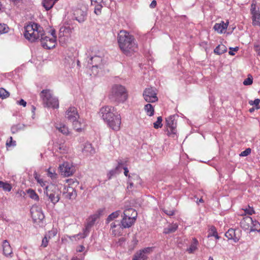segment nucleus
I'll list each match as a JSON object with an SVG mask.
<instances>
[{
  "mask_svg": "<svg viewBox=\"0 0 260 260\" xmlns=\"http://www.w3.org/2000/svg\"><path fill=\"white\" fill-rule=\"evenodd\" d=\"M99 114L111 129L116 131L120 129L121 116L116 112L114 107L109 106L103 107L101 108Z\"/></svg>",
  "mask_w": 260,
  "mask_h": 260,
  "instance_id": "1",
  "label": "nucleus"
},
{
  "mask_svg": "<svg viewBox=\"0 0 260 260\" xmlns=\"http://www.w3.org/2000/svg\"><path fill=\"white\" fill-rule=\"evenodd\" d=\"M99 114L111 129L116 131L120 129L121 116L116 112L114 107L109 106L103 107L101 108Z\"/></svg>",
  "mask_w": 260,
  "mask_h": 260,
  "instance_id": "2",
  "label": "nucleus"
},
{
  "mask_svg": "<svg viewBox=\"0 0 260 260\" xmlns=\"http://www.w3.org/2000/svg\"><path fill=\"white\" fill-rule=\"evenodd\" d=\"M117 41L120 50L127 56L131 55L137 48L134 36L125 30L120 31Z\"/></svg>",
  "mask_w": 260,
  "mask_h": 260,
  "instance_id": "3",
  "label": "nucleus"
},
{
  "mask_svg": "<svg viewBox=\"0 0 260 260\" xmlns=\"http://www.w3.org/2000/svg\"><path fill=\"white\" fill-rule=\"evenodd\" d=\"M110 99L117 103H123L127 98V94L124 86L121 85H115L112 88Z\"/></svg>",
  "mask_w": 260,
  "mask_h": 260,
  "instance_id": "4",
  "label": "nucleus"
},
{
  "mask_svg": "<svg viewBox=\"0 0 260 260\" xmlns=\"http://www.w3.org/2000/svg\"><path fill=\"white\" fill-rule=\"evenodd\" d=\"M61 193V191L59 187L54 184L48 185L44 191V193L54 205L60 200Z\"/></svg>",
  "mask_w": 260,
  "mask_h": 260,
  "instance_id": "5",
  "label": "nucleus"
},
{
  "mask_svg": "<svg viewBox=\"0 0 260 260\" xmlns=\"http://www.w3.org/2000/svg\"><path fill=\"white\" fill-rule=\"evenodd\" d=\"M45 107L57 108L59 107L58 100L53 97L52 93L49 89H44L40 93Z\"/></svg>",
  "mask_w": 260,
  "mask_h": 260,
  "instance_id": "6",
  "label": "nucleus"
},
{
  "mask_svg": "<svg viewBox=\"0 0 260 260\" xmlns=\"http://www.w3.org/2000/svg\"><path fill=\"white\" fill-rule=\"evenodd\" d=\"M89 59L88 63L92 64V68H98L102 64V53L99 51L96 47H92L90 48Z\"/></svg>",
  "mask_w": 260,
  "mask_h": 260,
  "instance_id": "7",
  "label": "nucleus"
},
{
  "mask_svg": "<svg viewBox=\"0 0 260 260\" xmlns=\"http://www.w3.org/2000/svg\"><path fill=\"white\" fill-rule=\"evenodd\" d=\"M175 115H170L166 119V125L167 128L166 132L167 135L171 137L174 138L177 134V120Z\"/></svg>",
  "mask_w": 260,
  "mask_h": 260,
  "instance_id": "8",
  "label": "nucleus"
},
{
  "mask_svg": "<svg viewBox=\"0 0 260 260\" xmlns=\"http://www.w3.org/2000/svg\"><path fill=\"white\" fill-rule=\"evenodd\" d=\"M30 213L34 222L37 223L40 226H43L45 216L42 210L41 209H31Z\"/></svg>",
  "mask_w": 260,
  "mask_h": 260,
  "instance_id": "9",
  "label": "nucleus"
},
{
  "mask_svg": "<svg viewBox=\"0 0 260 260\" xmlns=\"http://www.w3.org/2000/svg\"><path fill=\"white\" fill-rule=\"evenodd\" d=\"M143 95L145 100L147 102L153 103L158 100L156 93L154 89L152 87L145 89L143 92Z\"/></svg>",
  "mask_w": 260,
  "mask_h": 260,
  "instance_id": "10",
  "label": "nucleus"
},
{
  "mask_svg": "<svg viewBox=\"0 0 260 260\" xmlns=\"http://www.w3.org/2000/svg\"><path fill=\"white\" fill-rule=\"evenodd\" d=\"M42 46L43 48L47 49H50L55 47L56 44V40L55 38H50L46 36L44 33L43 36L40 39Z\"/></svg>",
  "mask_w": 260,
  "mask_h": 260,
  "instance_id": "11",
  "label": "nucleus"
},
{
  "mask_svg": "<svg viewBox=\"0 0 260 260\" xmlns=\"http://www.w3.org/2000/svg\"><path fill=\"white\" fill-rule=\"evenodd\" d=\"M44 33L43 28L40 25H38V29H35L34 32L29 35H25V38L29 41L33 42L38 39L40 40L43 36Z\"/></svg>",
  "mask_w": 260,
  "mask_h": 260,
  "instance_id": "12",
  "label": "nucleus"
},
{
  "mask_svg": "<svg viewBox=\"0 0 260 260\" xmlns=\"http://www.w3.org/2000/svg\"><path fill=\"white\" fill-rule=\"evenodd\" d=\"M60 172L62 175L68 177L72 175L74 172L75 168L68 162H64L59 166Z\"/></svg>",
  "mask_w": 260,
  "mask_h": 260,
  "instance_id": "13",
  "label": "nucleus"
},
{
  "mask_svg": "<svg viewBox=\"0 0 260 260\" xmlns=\"http://www.w3.org/2000/svg\"><path fill=\"white\" fill-rule=\"evenodd\" d=\"M252 25L253 26H260V12L256 10V5L252 4L250 9Z\"/></svg>",
  "mask_w": 260,
  "mask_h": 260,
  "instance_id": "14",
  "label": "nucleus"
},
{
  "mask_svg": "<svg viewBox=\"0 0 260 260\" xmlns=\"http://www.w3.org/2000/svg\"><path fill=\"white\" fill-rule=\"evenodd\" d=\"M62 194L66 199L74 200L77 196V193L74 187L67 185L64 187Z\"/></svg>",
  "mask_w": 260,
  "mask_h": 260,
  "instance_id": "15",
  "label": "nucleus"
},
{
  "mask_svg": "<svg viewBox=\"0 0 260 260\" xmlns=\"http://www.w3.org/2000/svg\"><path fill=\"white\" fill-rule=\"evenodd\" d=\"M65 117L70 122L78 120L79 115L77 109L74 107H70L66 112Z\"/></svg>",
  "mask_w": 260,
  "mask_h": 260,
  "instance_id": "16",
  "label": "nucleus"
},
{
  "mask_svg": "<svg viewBox=\"0 0 260 260\" xmlns=\"http://www.w3.org/2000/svg\"><path fill=\"white\" fill-rule=\"evenodd\" d=\"M127 183L129 184L128 187L132 188L133 186L138 187L141 185L142 180L139 175L136 174H132L128 176Z\"/></svg>",
  "mask_w": 260,
  "mask_h": 260,
  "instance_id": "17",
  "label": "nucleus"
},
{
  "mask_svg": "<svg viewBox=\"0 0 260 260\" xmlns=\"http://www.w3.org/2000/svg\"><path fill=\"white\" fill-rule=\"evenodd\" d=\"M75 19L79 22L82 23L84 22L86 18V10H83L81 9H76L74 13Z\"/></svg>",
  "mask_w": 260,
  "mask_h": 260,
  "instance_id": "18",
  "label": "nucleus"
},
{
  "mask_svg": "<svg viewBox=\"0 0 260 260\" xmlns=\"http://www.w3.org/2000/svg\"><path fill=\"white\" fill-rule=\"evenodd\" d=\"M136 220V219H133V218L122 217L119 226L122 229L129 228L134 224Z\"/></svg>",
  "mask_w": 260,
  "mask_h": 260,
  "instance_id": "19",
  "label": "nucleus"
},
{
  "mask_svg": "<svg viewBox=\"0 0 260 260\" xmlns=\"http://www.w3.org/2000/svg\"><path fill=\"white\" fill-rule=\"evenodd\" d=\"M229 24V21H227L226 23L221 21L219 23H215L214 25L213 29L217 31L218 33L222 34L227 29Z\"/></svg>",
  "mask_w": 260,
  "mask_h": 260,
  "instance_id": "20",
  "label": "nucleus"
},
{
  "mask_svg": "<svg viewBox=\"0 0 260 260\" xmlns=\"http://www.w3.org/2000/svg\"><path fill=\"white\" fill-rule=\"evenodd\" d=\"M253 222L252 218L250 216L243 217L240 222L241 227L244 230H248Z\"/></svg>",
  "mask_w": 260,
  "mask_h": 260,
  "instance_id": "21",
  "label": "nucleus"
},
{
  "mask_svg": "<svg viewBox=\"0 0 260 260\" xmlns=\"http://www.w3.org/2000/svg\"><path fill=\"white\" fill-rule=\"evenodd\" d=\"M122 216L127 218H133V219H136L137 212L133 208H129L124 210L123 215Z\"/></svg>",
  "mask_w": 260,
  "mask_h": 260,
  "instance_id": "22",
  "label": "nucleus"
},
{
  "mask_svg": "<svg viewBox=\"0 0 260 260\" xmlns=\"http://www.w3.org/2000/svg\"><path fill=\"white\" fill-rule=\"evenodd\" d=\"M82 151L86 155H92L95 153V150L92 147L91 144L88 142H86L84 144Z\"/></svg>",
  "mask_w": 260,
  "mask_h": 260,
  "instance_id": "23",
  "label": "nucleus"
},
{
  "mask_svg": "<svg viewBox=\"0 0 260 260\" xmlns=\"http://www.w3.org/2000/svg\"><path fill=\"white\" fill-rule=\"evenodd\" d=\"M225 236L229 240H233L235 242L239 241V238L236 236L235 230L233 229H230L225 233Z\"/></svg>",
  "mask_w": 260,
  "mask_h": 260,
  "instance_id": "24",
  "label": "nucleus"
},
{
  "mask_svg": "<svg viewBox=\"0 0 260 260\" xmlns=\"http://www.w3.org/2000/svg\"><path fill=\"white\" fill-rule=\"evenodd\" d=\"M38 24L35 23L30 24L24 27L25 31L24 36L25 35H29V34L34 32L35 29H38Z\"/></svg>",
  "mask_w": 260,
  "mask_h": 260,
  "instance_id": "25",
  "label": "nucleus"
},
{
  "mask_svg": "<svg viewBox=\"0 0 260 260\" xmlns=\"http://www.w3.org/2000/svg\"><path fill=\"white\" fill-rule=\"evenodd\" d=\"M91 228V227H89L88 225L86 224L85 228L83 230V233L78 234L74 235V236L70 237V239L72 240L73 237H77L78 239L86 237L89 233Z\"/></svg>",
  "mask_w": 260,
  "mask_h": 260,
  "instance_id": "26",
  "label": "nucleus"
},
{
  "mask_svg": "<svg viewBox=\"0 0 260 260\" xmlns=\"http://www.w3.org/2000/svg\"><path fill=\"white\" fill-rule=\"evenodd\" d=\"M3 252L6 256L10 255L12 253V250L10 245L9 243L7 241L5 240L3 244Z\"/></svg>",
  "mask_w": 260,
  "mask_h": 260,
  "instance_id": "27",
  "label": "nucleus"
},
{
  "mask_svg": "<svg viewBox=\"0 0 260 260\" xmlns=\"http://www.w3.org/2000/svg\"><path fill=\"white\" fill-rule=\"evenodd\" d=\"M57 1L58 0H43V6L47 11H48L53 7Z\"/></svg>",
  "mask_w": 260,
  "mask_h": 260,
  "instance_id": "28",
  "label": "nucleus"
},
{
  "mask_svg": "<svg viewBox=\"0 0 260 260\" xmlns=\"http://www.w3.org/2000/svg\"><path fill=\"white\" fill-rule=\"evenodd\" d=\"M227 51L226 46L223 44L218 45L214 50V52L218 55H221Z\"/></svg>",
  "mask_w": 260,
  "mask_h": 260,
  "instance_id": "29",
  "label": "nucleus"
},
{
  "mask_svg": "<svg viewBox=\"0 0 260 260\" xmlns=\"http://www.w3.org/2000/svg\"><path fill=\"white\" fill-rule=\"evenodd\" d=\"M177 229L178 225L177 224H173L170 225L168 228L164 229V233L165 234L173 233H174Z\"/></svg>",
  "mask_w": 260,
  "mask_h": 260,
  "instance_id": "30",
  "label": "nucleus"
},
{
  "mask_svg": "<svg viewBox=\"0 0 260 260\" xmlns=\"http://www.w3.org/2000/svg\"><path fill=\"white\" fill-rule=\"evenodd\" d=\"M120 213L121 211L120 210H117L110 214L106 219V223H108L110 221L117 218L119 216Z\"/></svg>",
  "mask_w": 260,
  "mask_h": 260,
  "instance_id": "31",
  "label": "nucleus"
},
{
  "mask_svg": "<svg viewBox=\"0 0 260 260\" xmlns=\"http://www.w3.org/2000/svg\"><path fill=\"white\" fill-rule=\"evenodd\" d=\"M198 241L196 238H193L192 241L188 248L187 249V251L189 253H192L197 249Z\"/></svg>",
  "mask_w": 260,
  "mask_h": 260,
  "instance_id": "32",
  "label": "nucleus"
},
{
  "mask_svg": "<svg viewBox=\"0 0 260 260\" xmlns=\"http://www.w3.org/2000/svg\"><path fill=\"white\" fill-rule=\"evenodd\" d=\"M144 110L148 116H152L154 115V108L150 104H146L144 107Z\"/></svg>",
  "mask_w": 260,
  "mask_h": 260,
  "instance_id": "33",
  "label": "nucleus"
},
{
  "mask_svg": "<svg viewBox=\"0 0 260 260\" xmlns=\"http://www.w3.org/2000/svg\"><path fill=\"white\" fill-rule=\"evenodd\" d=\"M255 231L260 232V223L256 220H253V222L252 223V226H251L250 232Z\"/></svg>",
  "mask_w": 260,
  "mask_h": 260,
  "instance_id": "34",
  "label": "nucleus"
},
{
  "mask_svg": "<svg viewBox=\"0 0 260 260\" xmlns=\"http://www.w3.org/2000/svg\"><path fill=\"white\" fill-rule=\"evenodd\" d=\"M52 231H50L48 234L45 235L44 237L43 238L42 241L41 246L45 248L46 247L48 244V241L49 239L51 238L50 235L52 233Z\"/></svg>",
  "mask_w": 260,
  "mask_h": 260,
  "instance_id": "35",
  "label": "nucleus"
},
{
  "mask_svg": "<svg viewBox=\"0 0 260 260\" xmlns=\"http://www.w3.org/2000/svg\"><path fill=\"white\" fill-rule=\"evenodd\" d=\"M98 215L94 214L91 215L88 219L87 225H88L89 227H92L94 225L95 221L98 219Z\"/></svg>",
  "mask_w": 260,
  "mask_h": 260,
  "instance_id": "36",
  "label": "nucleus"
},
{
  "mask_svg": "<svg viewBox=\"0 0 260 260\" xmlns=\"http://www.w3.org/2000/svg\"><path fill=\"white\" fill-rule=\"evenodd\" d=\"M27 193L29 196V197L36 201H38L39 200V196L37 194L36 191L31 189H29L27 190Z\"/></svg>",
  "mask_w": 260,
  "mask_h": 260,
  "instance_id": "37",
  "label": "nucleus"
},
{
  "mask_svg": "<svg viewBox=\"0 0 260 260\" xmlns=\"http://www.w3.org/2000/svg\"><path fill=\"white\" fill-rule=\"evenodd\" d=\"M9 30L8 26L4 23H0V34L7 33Z\"/></svg>",
  "mask_w": 260,
  "mask_h": 260,
  "instance_id": "38",
  "label": "nucleus"
},
{
  "mask_svg": "<svg viewBox=\"0 0 260 260\" xmlns=\"http://www.w3.org/2000/svg\"><path fill=\"white\" fill-rule=\"evenodd\" d=\"M9 95L10 93L8 91L3 88H0V98L4 99L9 97Z\"/></svg>",
  "mask_w": 260,
  "mask_h": 260,
  "instance_id": "39",
  "label": "nucleus"
},
{
  "mask_svg": "<svg viewBox=\"0 0 260 260\" xmlns=\"http://www.w3.org/2000/svg\"><path fill=\"white\" fill-rule=\"evenodd\" d=\"M162 117L161 116L158 117L156 121L153 123L154 127L156 129L161 127L162 126Z\"/></svg>",
  "mask_w": 260,
  "mask_h": 260,
  "instance_id": "40",
  "label": "nucleus"
},
{
  "mask_svg": "<svg viewBox=\"0 0 260 260\" xmlns=\"http://www.w3.org/2000/svg\"><path fill=\"white\" fill-rule=\"evenodd\" d=\"M73 125L75 129L77 132H81L82 128L81 126V123L77 120H75V121H72Z\"/></svg>",
  "mask_w": 260,
  "mask_h": 260,
  "instance_id": "41",
  "label": "nucleus"
},
{
  "mask_svg": "<svg viewBox=\"0 0 260 260\" xmlns=\"http://www.w3.org/2000/svg\"><path fill=\"white\" fill-rule=\"evenodd\" d=\"M0 188H2L5 191H10L12 186L9 183L2 181Z\"/></svg>",
  "mask_w": 260,
  "mask_h": 260,
  "instance_id": "42",
  "label": "nucleus"
},
{
  "mask_svg": "<svg viewBox=\"0 0 260 260\" xmlns=\"http://www.w3.org/2000/svg\"><path fill=\"white\" fill-rule=\"evenodd\" d=\"M253 83V78L251 75H248V77L244 80L243 84L244 85H250Z\"/></svg>",
  "mask_w": 260,
  "mask_h": 260,
  "instance_id": "43",
  "label": "nucleus"
},
{
  "mask_svg": "<svg viewBox=\"0 0 260 260\" xmlns=\"http://www.w3.org/2000/svg\"><path fill=\"white\" fill-rule=\"evenodd\" d=\"M48 176L50 177L52 179H56L57 177V174L55 173L54 170L49 168L47 171Z\"/></svg>",
  "mask_w": 260,
  "mask_h": 260,
  "instance_id": "44",
  "label": "nucleus"
},
{
  "mask_svg": "<svg viewBox=\"0 0 260 260\" xmlns=\"http://www.w3.org/2000/svg\"><path fill=\"white\" fill-rule=\"evenodd\" d=\"M57 128L59 130V132L64 135H67L69 134V130L68 127L64 125L60 126L59 127H57Z\"/></svg>",
  "mask_w": 260,
  "mask_h": 260,
  "instance_id": "45",
  "label": "nucleus"
},
{
  "mask_svg": "<svg viewBox=\"0 0 260 260\" xmlns=\"http://www.w3.org/2000/svg\"><path fill=\"white\" fill-rule=\"evenodd\" d=\"M57 149L59 150L60 153H64L67 151V146L64 144H59Z\"/></svg>",
  "mask_w": 260,
  "mask_h": 260,
  "instance_id": "46",
  "label": "nucleus"
},
{
  "mask_svg": "<svg viewBox=\"0 0 260 260\" xmlns=\"http://www.w3.org/2000/svg\"><path fill=\"white\" fill-rule=\"evenodd\" d=\"M102 7L103 6L101 4H97L95 6L94 13L98 15H100L101 14Z\"/></svg>",
  "mask_w": 260,
  "mask_h": 260,
  "instance_id": "47",
  "label": "nucleus"
},
{
  "mask_svg": "<svg viewBox=\"0 0 260 260\" xmlns=\"http://www.w3.org/2000/svg\"><path fill=\"white\" fill-rule=\"evenodd\" d=\"M136 253H137V254H138V255H139L138 256H139V258H140V259L147 260V256L146 254H145L143 252H142L140 250L139 251H137Z\"/></svg>",
  "mask_w": 260,
  "mask_h": 260,
  "instance_id": "48",
  "label": "nucleus"
},
{
  "mask_svg": "<svg viewBox=\"0 0 260 260\" xmlns=\"http://www.w3.org/2000/svg\"><path fill=\"white\" fill-rule=\"evenodd\" d=\"M244 212L246 214H247L249 215H251L255 213L254 210L252 207H250L249 206L248 208H246L244 209Z\"/></svg>",
  "mask_w": 260,
  "mask_h": 260,
  "instance_id": "49",
  "label": "nucleus"
},
{
  "mask_svg": "<svg viewBox=\"0 0 260 260\" xmlns=\"http://www.w3.org/2000/svg\"><path fill=\"white\" fill-rule=\"evenodd\" d=\"M251 149L250 148H248L246 149L244 151H242L240 154V156H247L251 153Z\"/></svg>",
  "mask_w": 260,
  "mask_h": 260,
  "instance_id": "50",
  "label": "nucleus"
},
{
  "mask_svg": "<svg viewBox=\"0 0 260 260\" xmlns=\"http://www.w3.org/2000/svg\"><path fill=\"white\" fill-rule=\"evenodd\" d=\"M34 176L35 179L36 180V181L38 183H39L42 186H43L42 183H43V181L42 179H41L40 178V175L39 174H38V173L36 172H34Z\"/></svg>",
  "mask_w": 260,
  "mask_h": 260,
  "instance_id": "51",
  "label": "nucleus"
},
{
  "mask_svg": "<svg viewBox=\"0 0 260 260\" xmlns=\"http://www.w3.org/2000/svg\"><path fill=\"white\" fill-rule=\"evenodd\" d=\"M217 233V232L215 227L214 226H212L210 229V233L208 235V237L214 236Z\"/></svg>",
  "mask_w": 260,
  "mask_h": 260,
  "instance_id": "52",
  "label": "nucleus"
},
{
  "mask_svg": "<svg viewBox=\"0 0 260 260\" xmlns=\"http://www.w3.org/2000/svg\"><path fill=\"white\" fill-rule=\"evenodd\" d=\"M60 31L66 34H70L72 32V29L70 27H61L60 29Z\"/></svg>",
  "mask_w": 260,
  "mask_h": 260,
  "instance_id": "53",
  "label": "nucleus"
},
{
  "mask_svg": "<svg viewBox=\"0 0 260 260\" xmlns=\"http://www.w3.org/2000/svg\"><path fill=\"white\" fill-rule=\"evenodd\" d=\"M140 251L147 255V254L150 253L152 251V248L146 247L142 250H140Z\"/></svg>",
  "mask_w": 260,
  "mask_h": 260,
  "instance_id": "54",
  "label": "nucleus"
},
{
  "mask_svg": "<svg viewBox=\"0 0 260 260\" xmlns=\"http://www.w3.org/2000/svg\"><path fill=\"white\" fill-rule=\"evenodd\" d=\"M230 51L229 52V54L231 55H234L235 53L233 52L237 51L239 50V47H236L234 48L230 47Z\"/></svg>",
  "mask_w": 260,
  "mask_h": 260,
  "instance_id": "55",
  "label": "nucleus"
},
{
  "mask_svg": "<svg viewBox=\"0 0 260 260\" xmlns=\"http://www.w3.org/2000/svg\"><path fill=\"white\" fill-rule=\"evenodd\" d=\"M163 211L167 215L170 216H172L174 214V211L173 210H170L164 209Z\"/></svg>",
  "mask_w": 260,
  "mask_h": 260,
  "instance_id": "56",
  "label": "nucleus"
},
{
  "mask_svg": "<svg viewBox=\"0 0 260 260\" xmlns=\"http://www.w3.org/2000/svg\"><path fill=\"white\" fill-rule=\"evenodd\" d=\"M260 103V100L259 99H256L253 101V105L255 106V109H259V104Z\"/></svg>",
  "mask_w": 260,
  "mask_h": 260,
  "instance_id": "57",
  "label": "nucleus"
},
{
  "mask_svg": "<svg viewBox=\"0 0 260 260\" xmlns=\"http://www.w3.org/2000/svg\"><path fill=\"white\" fill-rule=\"evenodd\" d=\"M10 141L9 142H7L6 143V145L9 147H10L11 146H15L16 145V141L13 142L12 137H10Z\"/></svg>",
  "mask_w": 260,
  "mask_h": 260,
  "instance_id": "58",
  "label": "nucleus"
},
{
  "mask_svg": "<svg viewBox=\"0 0 260 260\" xmlns=\"http://www.w3.org/2000/svg\"><path fill=\"white\" fill-rule=\"evenodd\" d=\"M17 103L24 107L26 106V102L23 99H21L20 101H17Z\"/></svg>",
  "mask_w": 260,
  "mask_h": 260,
  "instance_id": "59",
  "label": "nucleus"
},
{
  "mask_svg": "<svg viewBox=\"0 0 260 260\" xmlns=\"http://www.w3.org/2000/svg\"><path fill=\"white\" fill-rule=\"evenodd\" d=\"M104 209H100L98 210L97 213L94 215H98V218H100V216L103 214Z\"/></svg>",
  "mask_w": 260,
  "mask_h": 260,
  "instance_id": "60",
  "label": "nucleus"
},
{
  "mask_svg": "<svg viewBox=\"0 0 260 260\" xmlns=\"http://www.w3.org/2000/svg\"><path fill=\"white\" fill-rule=\"evenodd\" d=\"M120 223H119L117 221H116L114 222H112L111 224V228L114 229L117 226V225H119Z\"/></svg>",
  "mask_w": 260,
  "mask_h": 260,
  "instance_id": "61",
  "label": "nucleus"
},
{
  "mask_svg": "<svg viewBox=\"0 0 260 260\" xmlns=\"http://www.w3.org/2000/svg\"><path fill=\"white\" fill-rule=\"evenodd\" d=\"M49 32L50 33V34L52 35V38H55V40H56V36L55 35V34H56V31L54 29H51Z\"/></svg>",
  "mask_w": 260,
  "mask_h": 260,
  "instance_id": "62",
  "label": "nucleus"
},
{
  "mask_svg": "<svg viewBox=\"0 0 260 260\" xmlns=\"http://www.w3.org/2000/svg\"><path fill=\"white\" fill-rule=\"evenodd\" d=\"M156 4H157L156 1L155 0H153L151 3V4L150 5V7L151 8H154L156 7Z\"/></svg>",
  "mask_w": 260,
  "mask_h": 260,
  "instance_id": "63",
  "label": "nucleus"
},
{
  "mask_svg": "<svg viewBox=\"0 0 260 260\" xmlns=\"http://www.w3.org/2000/svg\"><path fill=\"white\" fill-rule=\"evenodd\" d=\"M19 125H14L11 127V131H12V133L14 134L17 132V127Z\"/></svg>",
  "mask_w": 260,
  "mask_h": 260,
  "instance_id": "64",
  "label": "nucleus"
}]
</instances>
